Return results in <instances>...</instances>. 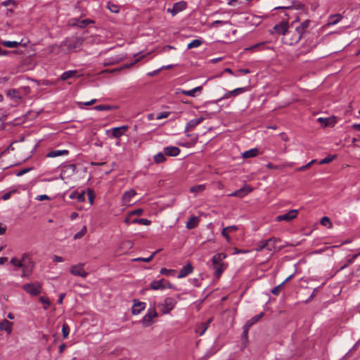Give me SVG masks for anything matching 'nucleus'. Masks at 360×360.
I'll return each instance as SVG.
<instances>
[{"instance_id":"26","label":"nucleus","mask_w":360,"mask_h":360,"mask_svg":"<svg viewBox=\"0 0 360 360\" xmlns=\"http://www.w3.org/2000/svg\"><path fill=\"white\" fill-rule=\"evenodd\" d=\"M69 198L70 199H77L79 202H82L85 201V192L82 191L81 193H79L76 191H72Z\"/></svg>"},{"instance_id":"20","label":"nucleus","mask_w":360,"mask_h":360,"mask_svg":"<svg viewBox=\"0 0 360 360\" xmlns=\"http://www.w3.org/2000/svg\"><path fill=\"white\" fill-rule=\"evenodd\" d=\"M204 120L203 117H200L198 119H193L190 120L186 125L185 131H189L193 129L196 126L200 124Z\"/></svg>"},{"instance_id":"38","label":"nucleus","mask_w":360,"mask_h":360,"mask_svg":"<svg viewBox=\"0 0 360 360\" xmlns=\"http://www.w3.org/2000/svg\"><path fill=\"white\" fill-rule=\"evenodd\" d=\"M248 90V87H240L236 88L231 91L232 96H237L238 95L243 94Z\"/></svg>"},{"instance_id":"55","label":"nucleus","mask_w":360,"mask_h":360,"mask_svg":"<svg viewBox=\"0 0 360 360\" xmlns=\"http://www.w3.org/2000/svg\"><path fill=\"white\" fill-rule=\"evenodd\" d=\"M264 248H266V242L265 240H262L261 242H259L257 245V247L255 248V250L257 252H260L262 251L263 249Z\"/></svg>"},{"instance_id":"45","label":"nucleus","mask_w":360,"mask_h":360,"mask_svg":"<svg viewBox=\"0 0 360 360\" xmlns=\"http://www.w3.org/2000/svg\"><path fill=\"white\" fill-rule=\"evenodd\" d=\"M359 255H360V252L356 255H352V257L347 260V263L340 268V270L345 269L348 265L352 264L354 262V259H356Z\"/></svg>"},{"instance_id":"48","label":"nucleus","mask_w":360,"mask_h":360,"mask_svg":"<svg viewBox=\"0 0 360 360\" xmlns=\"http://www.w3.org/2000/svg\"><path fill=\"white\" fill-rule=\"evenodd\" d=\"M157 252H154L150 257H139V258H136L134 259V261H141V262H149L150 261H151V259L153 258V257L155 256V255L156 254Z\"/></svg>"},{"instance_id":"9","label":"nucleus","mask_w":360,"mask_h":360,"mask_svg":"<svg viewBox=\"0 0 360 360\" xmlns=\"http://www.w3.org/2000/svg\"><path fill=\"white\" fill-rule=\"evenodd\" d=\"M158 316V313L154 308L149 309L147 314L142 319V324L145 327L150 326L154 321L153 319Z\"/></svg>"},{"instance_id":"8","label":"nucleus","mask_w":360,"mask_h":360,"mask_svg":"<svg viewBox=\"0 0 360 360\" xmlns=\"http://www.w3.org/2000/svg\"><path fill=\"white\" fill-rule=\"evenodd\" d=\"M84 264H83V263H79V264L72 265L70 268V272L74 276L86 278L89 274L84 269Z\"/></svg>"},{"instance_id":"12","label":"nucleus","mask_w":360,"mask_h":360,"mask_svg":"<svg viewBox=\"0 0 360 360\" xmlns=\"http://www.w3.org/2000/svg\"><path fill=\"white\" fill-rule=\"evenodd\" d=\"M186 2L181 1L175 3L172 8H167V12L171 13L173 16L176 15L178 13L184 11L186 8Z\"/></svg>"},{"instance_id":"53","label":"nucleus","mask_w":360,"mask_h":360,"mask_svg":"<svg viewBox=\"0 0 360 360\" xmlns=\"http://www.w3.org/2000/svg\"><path fill=\"white\" fill-rule=\"evenodd\" d=\"M108 8L112 13H117L119 12V8L116 4L108 3Z\"/></svg>"},{"instance_id":"32","label":"nucleus","mask_w":360,"mask_h":360,"mask_svg":"<svg viewBox=\"0 0 360 360\" xmlns=\"http://www.w3.org/2000/svg\"><path fill=\"white\" fill-rule=\"evenodd\" d=\"M198 218L196 217H192L189 219V220L186 223V228L188 229H193L198 226Z\"/></svg>"},{"instance_id":"59","label":"nucleus","mask_w":360,"mask_h":360,"mask_svg":"<svg viewBox=\"0 0 360 360\" xmlns=\"http://www.w3.org/2000/svg\"><path fill=\"white\" fill-rule=\"evenodd\" d=\"M264 45V42L256 44L252 46L246 48L245 50L246 51H255L257 48H259L260 46H263Z\"/></svg>"},{"instance_id":"43","label":"nucleus","mask_w":360,"mask_h":360,"mask_svg":"<svg viewBox=\"0 0 360 360\" xmlns=\"http://www.w3.org/2000/svg\"><path fill=\"white\" fill-rule=\"evenodd\" d=\"M335 155H328L327 157H326L325 158L322 159L320 162H319V164L321 165H323V164H328L330 162H331L335 158Z\"/></svg>"},{"instance_id":"2","label":"nucleus","mask_w":360,"mask_h":360,"mask_svg":"<svg viewBox=\"0 0 360 360\" xmlns=\"http://www.w3.org/2000/svg\"><path fill=\"white\" fill-rule=\"evenodd\" d=\"M30 93V88L29 86H22L19 89H11L6 91V96L15 103H19L22 96H26Z\"/></svg>"},{"instance_id":"15","label":"nucleus","mask_w":360,"mask_h":360,"mask_svg":"<svg viewBox=\"0 0 360 360\" xmlns=\"http://www.w3.org/2000/svg\"><path fill=\"white\" fill-rule=\"evenodd\" d=\"M193 271V266L188 263L186 265H185L179 272V274L177 276L178 278H182L188 275L191 274Z\"/></svg>"},{"instance_id":"22","label":"nucleus","mask_w":360,"mask_h":360,"mask_svg":"<svg viewBox=\"0 0 360 360\" xmlns=\"http://www.w3.org/2000/svg\"><path fill=\"white\" fill-rule=\"evenodd\" d=\"M13 325V322H10L6 319H4L0 323V330L6 331L8 335H10L12 332Z\"/></svg>"},{"instance_id":"1","label":"nucleus","mask_w":360,"mask_h":360,"mask_svg":"<svg viewBox=\"0 0 360 360\" xmlns=\"http://www.w3.org/2000/svg\"><path fill=\"white\" fill-rule=\"evenodd\" d=\"M10 262L15 268L22 269V278L29 277L32 274L34 263L30 254L23 253L20 259L13 257Z\"/></svg>"},{"instance_id":"33","label":"nucleus","mask_w":360,"mask_h":360,"mask_svg":"<svg viewBox=\"0 0 360 360\" xmlns=\"http://www.w3.org/2000/svg\"><path fill=\"white\" fill-rule=\"evenodd\" d=\"M342 19V16L340 14L333 15L330 16L328 25H334L338 23Z\"/></svg>"},{"instance_id":"58","label":"nucleus","mask_w":360,"mask_h":360,"mask_svg":"<svg viewBox=\"0 0 360 360\" xmlns=\"http://www.w3.org/2000/svg\"><path fill=\"white\" fill-rule=\"evenodd\" d=\"M316 162V160H312L311 161H310L309 163H307L306 165H304L300 168H298L297 170V171H303V170H305L307 169V168H309L311 165H312L314 163H315Z\"/></svg>"},{"instance_id":"17","label":"nucleus","mask_w":360,"mask_h":360,"mask_svg":"<svg viewBox=\"0 0 360 360\" xmlns=\"http://www.w3.org/2000/svg\"><path fill=\"white\" fill-rule=\"evenodd\" d=\"M274 29L277 33L282 34L283 37L290 31V30H288V23L285 22H281L280 24L275 25Z\"/></svg>"},{"instance_id":"49","label":"nucleus","mask_w":360,"mask_h":360,"mask_svg":"<svg viewBox=\"0 0 360 360\" xmlns=\"http://www.w3.org/2000/svg\"><path fill=\"white\" fill-rule=\"evenodd\" d=\"M62 333H63V336L64 338H67L68 337V335L70 333V328L68 326V324L64 323L63 325Z\"/></svg>"},{"instance_id":"50","label":"nucleus","mask_w":360,"mask_h":360,"mask_svg":"<svg viewBox=\"0 0 360 360\" xmlns=\"http://www.w3.org/2000/svg\"><path fill=\"white\" fill-rule=\"evenodd\" d=\"M321 224L326 226H328L329 227L332 226V224L330 222V219L328 217H323L321 219Z\"/></svg>"},{"instance_id":"4","label":"nucleus","mask_w":360,"mask_h":360,"mask_svg":"<svg viewBox=\"0 0 360 360\" xmlns=\"http://www.w3.org/2000/svg\"><path fill=\"white\" fill-rule=\"evenodd\" d=\"M226 257L224 253H218L213 256L212 264L215 270V274L219 277L224 270V264L223 260Z\"/></svg>"},{"instance_id":"37","label":"nucleus","mask_w":360,"mask_h":360,"mask_svg":"<svg viewBox=\"0 0 360 360\" xmlns=\"http://www.w3.org/2000/svg\"><path fill=\"white\" fill-rule=\"evenodd\" d=\"M1 44L8 48H15L20 44V42L15 41H3Z\"/></svg>"},{"instance_id":"10","label":"nucleus","mask_w":360,"mask_h":360,"mask_svg":"<svg viewBox=\"0 0 360 360\" xmlns=\"http://www.w3.org/2000/svg\"><path fill=\"white\" fill-rule=\"evenodd\" d=\"M75 169L76 166L73 164L64 166L60 174V178L63 180L65 178L72 176L75 172Z\"/></svg>"},{"instance_id":"47","label":"nucleus","mask_w":360,"mask_h":360,"mask_svg":"<svg viewBox=\"0 0 360 360\" xmlns=\"http://www.w3.org/2000/svg\"><path fill=\"white\" fill-rule=\"evenodd\" d=\"M283 284H284V282H283L282 283L279 284L278 285H277L276 287L273 288L271 290V293L274 294V295H278L283 289Z\"/></svg>"},{"instance_id":"21","label":"nucleus","mask_w":360,"mask_h":360,"mask_svg":"<svg viewBox=\"0 0 360 360\" xmlns=\"http://www.w3.org/2000/svg\"><path fill=\"white\" fill-rule=\"evenodd\" d=\"M163 150L165 155L171 157H176L180 153V149L176 146H167Z\"/></svg>"},{"instance_id":"56","label":"nucleus","mask_w":360,"mask_h":360,"mask_svg":"<svg viewBox=\"0 0 360 360\" xmlns=\"http://www.w3.org/2000/svg\"><path fill=\"white\" fill-rule=\"evenodd\" d=\"M6 112L2 109H0V127L2 125V122L6 120Z\"/></svg>"},{"instance_id":"44","label":"nucleus","mask_w":360,"mask_h":360,"mask_svg":"<svg viewBox=\"0 0 360 360\" xmlns=\"http://www.w3.org/2000/svg\"><path fill=\"white\" fill-rule=\"evenodd\" d=\"M114 108L111 105H99L94 107V109L98 111L101 110H110L113 109Z\"/></svg>"},{"instance_id":"23","label":"nucleus","mask_w":360,"mask_h":360,"mask_svg":"<svg viewBox=\"0 0 360 360\" xmlns=\"http://www.w3.org/2000/svg\"><path fill=\"white\" fill-rule=\"evenodd\" d=\"M202 90V86H199L193 88L191 90H188V91L182 90V89H178V92L177 93H181V94H182L184 95H186V96H191V97H195V93L196 92L201 93Z\"/></svg>"},{"instance_id":"28","label":"nucleus","mask_w":360,"mask_h":360,"mask_svg":"<svg viewBox=\"0 0 360 360\" xmlns=\"http://www.w3.org/2000/svg\"><path fill=\"white\" fill-rule=\"evenodd\" d=\"M278 241H279V239L276 238L275 237H272V238L268 239L267 240H265L266 249L269 251L274 250L276 249V243Z\"/></svg>"},{"instance_id":"29","label":"nucleus","mask_w":360,"mask_h":360,"mask_svg":"<svg viewBox=\"0 0 360 360\" xmlns=\"http://www.w3.org/2000/svg\"><path fill=\"white\" fill-rule=\"evenodd\" d=\"M78 77V72L77 70H68V71L64 72L62 74L60 79L62 80H66L68 79L72 78V77Z\"/></svg>"},{"instance_id":"24","label":"nucleus","mask_w":360,"mask_h":360,"mask_svg":"<svg viewBox=\"0 0 360 360\" xmlns=\"http://www.w3.org/2000/svg\"><path fill=\"white\" fill-rule=\"evenodd\" d=\"M317 121L324 127L328 126H334L336 120L334 117H319L318 118Z\"/></svg>"},{"instance_id":"3","label":"nucleus","mask_w":360,"mask_h":360,"mask_svg":"<svg viewBox=\"0 0 360 360\" xmlns=\"http://www.w3.org/2000/svg\"><path fill=\"white\" fill-rule=\"evenodd\" d=\"M84 39L79 37L66 39L62 44L70 52H77L81 49Z\"/></svg>"},{"instance_id":"27","label":"nucleus","mask_w":360,"mask_h":360,"mask_svg":"<svg viewBox=\"0 0 360 360\" xmlns=\"http://www.w3.org/2000/svg\"><path fill=\"white\" fill-rule=\"evenodd\" d=\"M69 151L68 150H53L46 154L48 158H56L60 155H68Z\"/></svg>"},{"instance_id":"35","label":"nucleus","mask_w":360,"mask_h":360,"mask_svg":"<svg viewBox=\"0 0 360 360\" xmlns=\"http://www.w3.org/2000/svg\"><path fill=\"white\" fill-rule=\"evenodd\" d=\"M76 22L74 23V25H77L80 28H84L86 25H88L90 23H93L94 21L89 19H85L82 20H75Z\"/></svg>"},{"instance_id":"7","label":"nucleus","mask_w":360,"mask_h":360,"mask_svg":"<svg viewBox=\"0 0 360 360\" xmlns=\"http://www.w3.org/2000/svg\"><path fill=\"white\" fill-rule=\"evenodd\" d=\"M22 289L32 296H37L41 292V285L38 283H30L22 285Z\"/></svg>"},{"instance_id":"6","label":"nucleus","mask_w":360,"mask_h":360,"mask_svg":"<svg viewBox=\"0 0 360 360\" xmlns=\"http://www.w3.org/2000/svg\"><path fill=\"white\" fill-rule=\"evenodd\" d=\"M176 303L177 301L175 298L167 297L164 299L162 302L158 304V307L163 314H167L174 309Z\"/></svg>"},{"instance_id":"5","label":"nucleus","mask_w":360,"mask_h":360,"mask_svg":"<svg viewBox=\"0 0 360 360\" xmlns=\"http://www.w3.org/2000/svg\"><path fill=\"white\" fill-rule=\"evenodd\" d=\"M302 29L297 30L295 28L292 30H290V31L286 33L285 36L283 37V41L285 44L288 45H293L297 44L302 38Z\"/></svg>"},{"instance_id":"42","label":"nucleus","mask_w":360,"mask_h":360,"mask_svg":"<svg viewBox=\"0 0 360 360\" xmlns=\"http://www.w3.org/2000/svg\"><path fill=\"white\" fill-rule=\"evenodd\" d=\"M202 44V41L200 39H194L191 41L187 46L188 49L197 48Z\"/></svg>"},{"instance_id":"11","label":"nucleus","mask_w":360,"mask_h":360,"mask_svg":"<svg viewBox=\"0 0 360 360\" xmlns=\"http://www.w3.org/2000/svg\"><path fill=\"white\" fill-rule=\"evenodd\" d=\"M298 214L297 210H291L287 213L278 215L276 217V221H290L297 217Z\"/></svg>"},{"instance_id":"57","label":"nucleus","mask_w":360,"mask_h":360,"mask_svg":"<svg viewBox=\"0 0 360 360\" xmlns=\"http://www.w3.org/2000/svg\"><path fill=\"white\" fill-rule=\"evenodd\" d=\"M243 334H242V338L247 341L248 340V331H249L250 328L247 327V326L245 325L243 326Z\"/></svg>"},{"instance_id":"54","label":"nucleus","mask_w":360,"mask_h":360,"mask_svg":"<svg viewBox=\"0 0 360 360\" xmlns=\"http://www.w3.org/2000/svg\"><path fill=\"white\" fill-rule=\"evenodd\" d=\"M39 301H40L42 304H44V309H48V307L50 306V302H49V299H48V298H46V297H41L39 298Z\"/></svg>"},{"instance_id":"39","label":"nucleus","mask_w":360,"mask_h":360,"mask_svg":"<svg viewBox=\"0 0 360 360\" xmlns=\"http://www.w3.org/2000/svg\"><path fill=\"white\" fill-rule=\"evenodd\" d=\"M133 224H139L145 226L150 225L151 221L147 219H134L131 221Z\"/></svg>"},{"instance_id":"36","label":"nucleus","mask_w":360,"mask_h":360,"mask_svg":"<svg viewBox=\"0 0 360 360\" xmlns=\"http://www.w3.org/2000/svg\"><path fill=\"white\" fill-rule=\"evenodd\" d=\"M165 154L164 153H157L153 159H154V162L156 163V164H159V163H162L163 162H165L166 160V158H165Z\"/></svg>"},{"instance_id":"40","label":"nucleus","mask_w":360,"mask_h":360,"mask_svg":"<svg viewBox=\"0 0 360 360\" xmlns=\"http://www.w3.org/2000/svg\"><path fill=\"white\" fill-rule=\"evenodd\" d=\"M309 23H310L309 20H305L303 22H302L299 26H297L295 28L299 31L300 29H302V35L303 33L304 32L305 30L309 26Z\"/></svg>"},{"instance_id":"13","label":"nucleus","mask_w":360,"mask_h":360,"mask_svg":"<svg viewBox=\"0 0 360 360\" xmlns=\"http://www.w3.org/2000/svg\"><path fill=\"white\" fill-rule=\"evenodd\" d=\"M252 190V189L249 186H245L243 188L229 194V196L243 198L250 193Z\"/></svg>"},{"instance_id":"14","label":"nucleus","mask_w":360,"mask_h":360,"mask_svg":"<svg viewBox=\"0 0 360 360\" xmlns=\"http://www.w3.org/2000/svg\"><path fill=\"white\" fill-rule=\"evenodd\" d=\"M146 308V303L140 302L138 300H134L131 312L133 314L136 315L140 314Z\"/></svg>"},{"instance_id":"51","label":"nucleus","mask_w":360,"mask_h":360,"mask_svg":"<svg viewBox=\"0 0 360 360\" xmlns=\"http://www.w3.org/2000/svg\"><path fill=\"white\" fill-rule=\"evenodd\" d=\"M87 196H88V199H89L90 205H93L95 195H94V191L91 189L87 190Z\"/></svg>"},{"instance_id":"60","label":"nucleus","mask_w":360,"mask_h":360,"mask_svg":"<svg viewBox=\"0 0 360 360\" xmlns=\"http://www.w3.org/2000/svg\"><path fill=\"white\" fill-rule=\"evenodd\" d=\"M173 272H174V270H173V269H165V268H162L160 269V273L161 274H163V275H168V274H169L171 273H173Z\"/></svg>"},{"instance_id":"19","label":"nucleus","mask_w":360,"mask_h":360,"mask_svg":"<svg viewBox=\"0 0 360 360\" xmlns=\"http://www.w3.org/2000/svg\"><path fill=\"white\" fill-rule=\"evenodd\" d=\"M238 229L237 226H226L222 230L221 235L226 238V241L229 243L231 242V237L229 233L235 232Z\"/></svg>"},{"instance_id":"18","label":"nucleus","mask_w":360,"mask_h":360,"mask_svg":"<svg viewBox=\"0 0 360 360\" xmlns=\"http://www.w3.org/2000/svg\"><path fill=\"white\" fill-rule=\"evenodd\" d=\"M136 194V192L134 189H130L125 191L122 195V202L124 205H127L130 202L132 197Z\"/></svg>"},{"instance_id":"41","label":"nucleus","mask_w":360,"mask_h":360,"mask_svg":"<svg viewBox=\"0 0 360 360\" xmlns=\"http://www.w3.org/2000/svg\"><path fill=\"white\" fill-rule=\"evenodd\" d=\"M205 186L204 184L197 185L191 187L190 191L192 193H200L205 190Z\"/></svg>"},{"instance_id":"62","label":"nucleus","mask_w":360,"mask_h":360,"mask_svg":"<svg viewBox=\"0 0 360 360\" xmlns=\"http://www.w3.org/2000/svg\"><path fill=\"white\" fill-rule=\"evenodd\" d=\"M143 213L142 209H137L129 212V215H141Z\"/></svg>"},{"instance_id":"34","label":"nucleus","mask_w":360,"mask_h":360,"mask_svg":"<svg viewBox=\"0 0 360 360\" xmlns=\"http://www.w3.org/2000/svg\"><path fill=\"white\" fill-rule=\"evenodd\" d=\"M209 326V323H202L200 326H198L195 328V332L198 333L200 335H202L205 331L207 330Z\"/></svg>"},{"instance_id":"16","label":"nucleus","mask_w":360,"mask_h":360,"mask_svg":"<svg viewBox=\"0 0 360 360\" xmlns=\"http://www.w3.org/2000/svg\"><path fill=\"white\" fill-rule=\"evenodd\" d=\"M165 280L162 278L159 281H153L150 283V288L154 290H163L167 288Z\"/></svg>"},{"instance_id":"63","label":"nucleus","mask_w":360,"mask_h":360,"mask_svg":"<svg viewBox=\"0 0 360 360\" xmlns=\"http://www.w3.org/2000/svg\"><path fill=\"white\" fill-rule=\"evenodd\" d=\"M15 2L13 0H6V1L1 2V5L4 6H8L10 5H15Z\"/></svg>"},{"instance_id":"30","label":"nucleus","mask_w":360,"mask_h":360,"mask_svg":"<svg viewBox=\"0 0 360 360\" xmlns=\"http://www.w3.org/2000/svg\"><path fill=\"white\" fill-rule=\"evenodd\" d=\"M259 154V150L257 148H252L249 150H247L245 152H244L243 154H242V157L245 159L246 158H254V157H256Z\"/></svg>"},{"instance_id":"52","label":"nucleus","mask_w":360,"mask_h":360,"mask_svg":"<svg viewBox=\"0 0 360 360\" xmlns=\"http://www.w3.org/2000/svg\"><path fill=\"white\" fill-rule=\"evenodd\" d=\"M275 9H282V10H288L292 11L293 9V6L292 3L288 4H284L283 6H279L275 8Z\"/></svg>"},{"instance_id":"61","label":"nucleus","mask_w":360,"mask_h":360,"mask_svg":"<svg viewBox=\"0 0 360 360\" xmlns=\"http://www.w3.org/2000/svg\"><path fill=\"white\" fill-rule=\"evenodd\" d=\"M169 116V112H161L160 114H158L157 115V117L156 119L157 120H161V119H163V118H166Z\"/></svg>"},{"instance_id":"64","label":"nucleus","mask_w":360,"mask_h":360,"mask_svg":"<svg viewBox=\"0 0 360 360\" xmlns=\"http://www.w3.org/2000/svg\"><path fill=\"white\" fill-rule=\"evenodd\" d=\"M6 231V226L0 223V236L4 235Z\"/></svg>"},{"instance_id":"46","label":"nucleus","mask_w":360,"mask_h":360,"mask_svg":"<svg viewBox=\"0 0 360 360\" xmlns=\"http://www.w3.org/2000/svg\"><path fill=\"white\" fill-rule=\"evenodd\" d=\"M231 25V22L229 21H224V20H215L212 22V24L210 25V27H216L217 25Z\"/></svg>"},{"instance_id":"31","label":"nucleus","mask_w":360,"mask_h":360,"mask_svg":"<svg viewBox=\"0 0 360 360\" xmlns=\"http://www.w3.org/2000/svg\"><path fill=\"white\" fill-rule=\"evenodd\" d=\"M264 315V312H261L260 314L253 316L250 320H248L245 325L247 326V327L250 328L252 325L256 323L257 321H259Z\"/></svg>"},{"instance_id":"25","label":"nucleus","mask_w":360,"mask_h":360,"mask_svg":"<svg viewBox=\"0 0 360 360\" xmlns=\"http://www.w3.org/2000/svg\"><path fill=\"white\" fill-rule=\"evenodd\" d=\"M128 129L127 126H122L112 129V136L114 138H120Z\"/></svg>"}]
</instances>
